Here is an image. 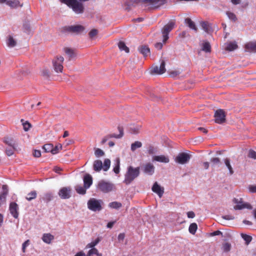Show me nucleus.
Instances as JSON below:
<instances>
[{
	"label": "nucleus",
	"mask_w": 256,
	"mask_h": 256,
	"mask_svg": "<svg viewBox=\"0 0 256 256\" xmlns=\"http://www.w3.org/2000/svg\"><path fill=\"white\" fill-rule=\"evenodd\" d=\"M139 167L134 168L132 166H130L128 168L127 172L124 176V182L126 184H130L140 174Z\"/></svg>",
	"instance_id": "nucleus-1"
},
{
	"label": "nucleus",
	"mask_w": 256,
	"mask_h": 256,
	"mask_svg": "<svg viewBox=\"0 0 256 256\" xmlns=\"http://www.w3.org/2000/svg\"><path fill=\"white\" fill-rule=\"evenodd\" d=\"M85 30L83 26L80 24L74 26H66L61 28V32L62 33H70L74 34H80Z\"/></svg>",
	"instance_id": "nucleus-2"
},
{
	"label": "nucleus",
	"mask_w": 256,
	"mask_h": 256,
	"mask_svg": "<svg viewBox=\"0 0 256 256\" xmlns=\"http://www.w3.org/2000/svg\"><path fill=\"white\" fill-rule=\"evenodd\" d=\"M97 188L102 192L108 193L115 190L116 188L112 183L101 180L98 184Z\"/></svg>",
	"instance_id": "nucleus-3"
},
{
	"label": "nucleus",
	"mask_w": 256,
	"mask_h": 256,
	"mask_svg": "<svg viewBox=\"0 0 256 256\" xmlns=\"http://www.w3.org/2000/svg\"><path fill=\"white\" fill-rule=\"evenodd\" d=\"M64 58L62 56H56L52 60V66L54 71L58 73H62L63 71V62Z\"/></svg>",
	"instance_id": "nucleus-4"
},
{
	"label": "nucleus",
	"mask_w": 256,
	"mask_h": 256,
	"mask_svg": "<svg viewBox=\"0 0 256 256\" xmlns=\"http://www.w3.org/2000/svg\"><path fill=\"white\" fill-rule=\"evenodd\" d=\"M88 208L92 211H100L102 209L101 200L94 198H91L88 202Z\"/></svg>",
	"instance_id": "nucleus-5"
},
{
	"label": "nucleus",
	"mask_w": 256,
	"mask_h": 256,
	"mask_svg": "<svg viewBox=\"0 0 256 256\" xmlns=\"http://www.w3.org/2000/svg\"><path fill=\"white\" fill-rule=\"evenodd\" d=\"M190 157V155L188 153L180 152L175 158V161L179 164H184L189 162Z\"/></svg>",
	"instance_id": "nucleus-6"
},
{
	"label": "nucleus",
	"mask_w": 256,
	"mask_h": 256,
	"mask_svg": "<svg viewBox=\"0 0 256 256\" xmlns=\"http://www.w3.org/2000/svg\"><path fill=\"white\" fill-rule=\"evenodd\" d=\"M174 22H171L165 25L162 29L163 42H166L168 38V34L172 30Z\"/></svg>",
	"instance_id": "nucleus-7"
},
{
	"label": "nucleus",
	"mask_w": 256,
	"mask_h": 256,
	"mask_svg": "<svg viewBox=\"0 0 256 256\" xmlns=\"http://www.w3.org/2000/svg\"><path fill=\"white\" fill-rule=\"evenodd\" d=\"M214 116L216 123L221 124L226 121V114L223 110L220 109L216 110Z\"/></svg>",
	"instance_id": "nucleus-8"
},
{
	"label": "nucleus",
	"mask_w": 256,
	"mask_h": 256,
	"mask_svg": "<svg viewBox=\"0 0 256 256\" xmlns=\"http://www.w3.org/2000/svg\"><path fill=\"white\" fill-rule=\"evenodd\" d=\"M234 203L236 204L234 206V208L235 210H242L244 208H246L248 209H252V206L248 203H244L242 202V198L240 199L234 198L233 200Z\"/></svg>",
	"instance_id": "nucleus-9"
},
{
	"label": "nucleus",
	"mask_w": 256,
	"mask_h": 256,
	"mask_svg": "<svg viewBox=\"0 0 256 256\" xmlns=\"http://www.w3.org/2000/svg\"><path fill=\"white\" fill-rule=\"evenodd\" d=\"M118 130L120 132V134H108L107 136H104L102 142H101V144H104L105 142H106V141L108 140V138H121L122 137V136H124V130H123V128L120 126H118Z\"/></svg>",
	"instance_id": "nucleus-10"
},
{
	"label": "nucleus",
	"mask_w": 256,
	"mask_h": 256,
	"mask_svg": "<svg viewBox=\"0 0 256 256\" xmlns=\"http://www.w3.org/2000/svg\"><path fill=\"white\" fill-rule=\"evenodd\" d=\"M71 188L70 187H63L58 192V196L62 199H68L70 197Z\"/></svg>",
	"instance_id": "nucleus-11"
},
{
	"label": "nucleus",
	"mask_w": 256,
	"mask_h": 256,
	"mask_svg": "<svg viewBox=\"0 0 256 256\" xmlns=\"http://www.w3.org/2000/svg\"><path fill=\"white\" fill-rule=\"evenodd\" d=\"M165 65L166 64L164 60H162L160 66H156L152 68V73L156 74H164L166 70Z\"/></svg>",
	"instance_id": "nucleus-12"
},
{
	"label": "nucleus",
	"mask_w": 256,
	"mask_h": 256,
	"mask_svg": "<svg viewBox=\"0 0 256 256\" xmlns=\"http://www.w3.org/2000/svg\"><path fill=\"white\" fill-rule=\"evenodd\" d=\"M9 210L11 214L15 218L18 217V206L15 202H12L10 204Z\"/></svg>",
	"instance_id": "nucleus-13"
},
{
	"label": "nucleus",
	"mask_w": 256,
	"mask_h": 256,
	"mask_svg": "<svg viewBox=\"0 0 256 256\" xmlns=\"http://www.w3.org/2000/svg\"><path fill=\"white\" fill-rule=\"evenodd\" d=\"M2 191L0 194V206L6 202V196L8 194V186L6 184L2 185Z\"/></svg>",
	"instance_id": "nucleus-14"
},
{
	"label": "nucleus",
	"mask_w": 256,
	"mask_h": 256,
	"mask_svg": "<svg viewBox=\"0 0 256 256\" xmlns=\"http://www.w3.org/2000/svg\"><path fill=\"white\" fill-rule=\"evenodd\" d=\"M164 0H142V2L154 8H158L164 3Z\"/></svg>",
	"instance_id": "nucleus-15"
},
{
	"label": "nucleus",
	"mask_w": 256,
	"mask_h": 256,
	"mask_svg": "<svg viewBox=\"0 0 256 256\" xmlns=\"http://www.w3.org/2000/svg\"><path fill=\"white\" fill-rule=\"evenodd\" d=\"M152 190L158 194L161 198L164 192V189L158 184L157 182H155L152 188Z\"/></svg>",
	"instance_id": "nucleus-16"
},
{
	"label": "nucleus",
	"mask_w": 256,
	"mask_h": 256,
	"mask_svg": "<svg viewBox=\"0 0 256 256\" xmlns=\"http://www.w3.org/2000/svg\"><path fill=\"white\" fill-rule=\"evenodd\" d=\"M144 172L148 175H152L154 172V166L150 162L146 164L144 166Z\"/></svg>",
	"instance_id": "nucleus-17"
},
{
	"label": "nucleus",
	"mask_w": 256,
	"mask_h": 256,
	"mask_svg": "<svg viewBox=\"0 0 256 256\" xmlns=\"http://www.w3.org/2000/svg\"><path fill=\"white\" fill-rule=\"evenodd\" d=\"M84 186L88 188L92 184V178L90 174H86L84 177Z\"/></svg>",
	"instance_id": "nucleus-18"
},
{
	"label": "nucleus",
	"mask_w": 256,
	"mask_h": 256,
	"mask_svg": "<svg viewBox=\"0 0 256 256\" xmlns=\"http://www.w3.org/2000/svg\"><path fill=\"white\" fill-rule=\"evenodd\" d=\"M244 48L248 52H256V42H248L245 44Z\"/></svg>",
	"instance_id": "nucleus-19"
},
{
	"label": "nucleus",
	"mask_w": 256,
	"mask_h": 256,
	"mask_svg": "<svg viewBox=\"0 0 256 256\" xmlns=\"http://www.w3.org/2000/svg\"><path fill=\"white\" fill-rule=\"evenodd\" d=\"M63 50L66 54L68 56L69 60H70L76 56V53L74 50L68 47L64 48Z\"/></svg>",
	"instance_id": "nucleus-20"
},
{
	"label": "nucleus",
	"mask_w": 256,
	"mask_h": 256,
	"mask_svg": "<svg viewBox=\"0 0 256 256\" xmlns=\"http://www.w3.org/2000/svg\"><path fill=\"white\" fill-rule=\"evenodd\" d=\"M6 4L13 8L18 6L22 7L23 6V4H21L18 0H7Z\"/></svg>",
	"instance_id": "nucleus-21"
},
{
	"label": "nucleus",
	"mask_w": 256,
	"mask_h": 256,
	"mask_svg": "<svg viewBox=\"0 0 256 256\" xmlns=\"http://www.w3.org/2000/svg\"><path fill=\"white\" fill-rule=\"evenodd\" d=\"M42 149L46 152H50L52 154H56V150H54V146L51 144H44L42 146Z\"/></svg>",
	"instance_id": "nucleus-22"
},
{
	"label": "nucleus",
	"mask_w": 256,
	"mask_h": 256,
	"mask_svg": "<svg viewBox=\"0 0 256 256\" xmlns=\"http://www.w3.org/2000/svg\"><path fill=\"white\" fill-rule=\"evenodd\" d=\"M152 160H153L164 163H168L170 161L168 158L164 155L154 156Z\"/></svg>",
	"instance_id": "nucleus-23"
},
{
	"label": "nucleus",
	"mask_w": 256,
	"mask_h": 256,
	"mask_svg": "<svg viewBox=\"0 0 256 256\" xmlns=\"http://www.w3.org/2000/svg\"><path fill=\"white\" fill-rule=\"evenodd\" d=\"M54 239V236L50 233L44 234L42 237V240L44 242L50 244L51 242Z\"/></svg>",
	"instance_id": "nucleus-24"
},
{
	"label": "nucleus",
	"mask_w": 256,
	"mask_h": 256,
	"mask_svg": "<svg viewBox=\"0 0 256 256\" xmlns=\"http://www.w3.org/2000/svg\"><path fill=\"white\" fill-rule=\"evenodd\" d=\"M184 22L190 28L194 30L195 32L198 31V28L196 26L194 22L190 18H186Z\"/></svg>",
	"instance_id": "nucleus-25"
},
{
	"label": "nucleus",
	"mask_w": 256,
	"mask_h": 256,
	"mask_svg": "<svg viewBox=\"0 0 256 256\" xmlns=\"http://www.w3.org/2000/svg\"><path fill=\"white\" fill-rule=\"evenodd\" d=\"M94 170L96 172H100L102 168V164L100 160H96L94 162L93 164Z\"/></svg>",
	"instance_id": "nucleus-26"
},
{
	"label": "nucleus",
	"mask_w": 256,
	"mask_h": 256,
	"mask_svg": "<svg viewBox=\"0 0 256 256\" xmlns=\"http://www.w3.org/2000/svg\"><path fill=\"white\" fill-rule=\"evenodd\" d=\"M138 50L144 56H146L150 52V48L146 46H140L138 48Z\"/></svg>",
	"instance_id": "nucleus-27"
},
{
	"label": "nucleus",
	"mask_w": 256,
	"mask_h": 256,
	"mask_svg": "<svg viewBox=\"0 0 256 256\" xmlns=\"http://www.w3.org/2000/svg\"><path fill=\"white\" fill-rule=\"evenodd\" d=\"M224 163L229 170L230 174V175L233 174L234 173V171L232 166L231 165L230 159L228 158H225L224 160Z\"/></svg>",
	"instance_id": "nucleus-28"
},
{
	"label": "nucleus",
	"mask_w": 256,
	"mask_h": 256,
	"mask_svg": "<svg viewBox=\"0 0 256 256\" xmlns=\"http://www.w3.org/2000/svg\"><path fill=\"white\" fill-rule=\"evenodd\" d=\"M238 46L236 42H230L228 43L225 49L228 51H232L236 50Z\"/></svg>",
	"instance_id": "nucleus-29"
},
{
	"label": "nucleus",
	"mask_w": 256,
	"mask_h": 256,
	"mask_svg": "<svg viewBox=\"0 0 256 256\" xmlns=\"http://www.w3.org/2000/svg\"><path fill=\"white\" fill-rule=\"evenodd\" d=\"M108 206L113 209L118 210L122 206V204L118 202H113L108 204Z\"/></svg>",
	"instance_id": "nucleus-30"
},
{
	"label": "nucleus",
	"mask_w": 256,
	"mask_h": 256,
	"mask_svg": "<svg viewBox=\"0 0 256 256\" xmlns=\"http://www.w3.org/2000/svg\"><path fill=\"white\" fill-rule=\"evenodd\" d=\"M4 142L8 146H15V142L11 138H9V137L4 138Z\"/></svg>",
	"instance_id": "nucleus-31"
},
{
	"label": "nucleus",
	"mask_w": 256,
	"mask_h": 256,
	"mask_svg": "<svg viewBox=\"0 0 256 256\" xmlns=\"http://www.w3.org/2000/svg\"><path fill=\"white\" fill-rule=\"evenodd\" d=\"M118 46L120 50H124L126 53L129 52H130L129 48L126 46L124 42H120L118 44Z\"/></svg>",
	"instance_id": "nucleus-32"
},
{
	"label": "nucleus",
	"mask_w": 256,
	"mask_h": 256,
	"mask_svg": "<svg viewBox=\"0 0 256 256\" xmlns=\"http://www.w3.org/2000/svg\"><path fill=\"white\" fill-rule=\"evenodd\" d=\"M120 158H116L115 160V166L113 170L116 174H118L120 172Z\"/></svg>",
	"instance_id": "nucleus-33"
},
{
	"label": "nucleus",
	"mask_w": 256,
	"mask_h": 256,
	"mask_svg": "<svg viewBox=\"0 0 256 256\" xmlns=\"http://www.w3.org/2000/svg\"><path fill=\"white\" fill-rule=\"evenodd\" d=\"M37 196L36 192L35 190L32 191L31 192H29L27 196H26V198L28 201H31L32 200L36 198Z\"/></svg>",
	"instance_id": "nucleus-34"
},
{
	"label": "nucleus",
	"mask_w": 256,
	"mask_h": 256,
	"mask_svg": "<svg viewBox=\"0 0 256 256\" xmlns=\"http://www.w3.org/2000/svg\"><path fill=\"white\" fill-rule=\"evenodd\" d=\"M86 189H88V188H86L84 186H77L76 187V192L80 194H84L86 193Z\"/></svg>",
	"instance_id": "nucleus-35"
},
{
	"label": "nucleus",
	"mask_w": 256,
	"mask_h": 256,
	"mask_svg": "<svg viewBox=\"0 0 256 256\" xmlns=\"http://www.w3.org/2000/svg\"><path fill=\"white\" fill-rule=\"evenodd\" d=\"M202 50L206 52H211V46L208 42H205L202 44Z\"/></svg>",
	"instance_id": "nucleus-36"
},
{
	"label": "nucleus",
	"mask_w": 256,
	"mask_h": 256,
	"mask_svg": "<svg viewBox=\"0 0 256 256\" xmlns=\"http://www.w3.org/2000/svg\"><path fill=\"white\" fill-rule=\"evenodd\" d=\"M197 228H198V226H197L196 224V223H192L190 224V226H189L188 230L190 234H194L196 232Z\"/></svg>",
	"instance_id": "nucleus-37"
},
{
	"label": "nucleus",
	"mask_w": 256,
	"mask_h": 256,
	"mask_svg": "<svg viewBox=\"0 0 256 256\" xmlns=\"http://www.w3.org/2000/svg\"><path fill=\"white\" fill-rule=\"evenodd\" d=\"M16 42L12 36H10L8 38L7 44L9 47H14L16 46Z\"/></svg>",
	"instance_id": "nucleus-38"
},
{
	"label": "nucleus",
	"mask_w": 256,
	"mask_h": 256,
	"mask_svg": "<svg viewBox=\"0 0 256 256\" xmlns=\"http://www.w3.org/2000/svg\"><path fill=\"white\" fill-rule=\"evenodd\" d=\"M142 144L141 142L139 141H136L131 144V150L132 152H134L136 148H140L142 147Z\"/></svg>",
	"instance_id": "nucleus-39"
},
{
	"label": "nucleus",
	"mask_w": 256,
	"mask_h": 256,
	"mask_svg": "<svg viewBox=\"0 0 256 256\" xmlns=\"http://www.w3.org/2000/svg\"><path fill=\"white\" fill-rule=\"evenodd\" d=\"M52 194L50 192H48L44 194L42 199L46 202H48L52 199Z\"/></svg>",
	"instance_id": "nucleus-40"
},
{
	"label": "nucleus",
	"mask_w": 256,
	"mask_h": 256,
	"mask_svg": "<svg viewBox=\"0 0 256 256\" xmlns=\"http://www.w3.org/2000/svg\"><path fill=\"white\" fill-rule=\"evenodd\" d=\"M110 160L108 158H106L104 160V165L102 166V169L104 171H107L110 168Z\"/></svg>",
	"instance_id": "nucleus-41"
},
{
	"label": "nucleus",
	"mask_w": 256,
	"mask_h": 256,
	"mask_svg": "<svg viewBox=\"0 0 256 256\" xmlns=\"http://www.w3.org/2000/svg\"><path fill=\"white\" fill-rule=\"evenodd\" d=\"M241 236L242 238L246 241V244L248 245L252 240V237L246 234H242Z\"/></svg>",
	"instance_id": "nucleus-42"
},
{
	"label": "nucleus",
	"mask_w": 256,
	"mask_h": 256,
	"mask_svg": "<svg viewBox=\"0 0 256 256\" xmlns=\"http://www.w3.org/2000/svg\"><path fill=\"white\" fill-rule=\"evenodd\" d=\"M10 148H6V153L8 156H12L14 154V151L16 150L15 146H10Z\"/></svg>",
	"instance_id": "nucleus-43"
},
{
	"label": "nucleus",
	"mask_w": 256,
	"mask_h": 256,
	"mask_svg": "<svg viewBox=\"0 0 256 256\" xmlns=\"http://www.w3.org/2000/svg\"><path fill=\"white\" fill-rule=\"evenodd\" d=\"M226 14L228 18L234 22H236L237 20L236 16L234 13L227 12Z\"/></svg>",
	"instance_id": "nucleus-44"
},
{
	"label": "nucleus",
	"mask_w": 256,
	"mask_h": 256,
	"mask_svg": "<svg viewBox=\"0 0 256 256\" xmlns=\"http://www.w3.org/2000/svg\"><path fill=\"white\" fill-rule=\"evenodd\" d=\"M94 154L97 158H99L104 156V152L101 149L97 148L94 151Z\"/></svg>",
	"instance_id": "nucleus-45"
},
{
	"label": "nucleus",
	"mask_w": 256,
	"mask_h": 256,
	"mask_svg": "<svg viewBox=\"0 0 256 256\" xmlns=\"http://www.w3.org/2000/svg\"><path fill=\"white\" fill-rule=\"evenodd\" d=\"M93 254H95L97 256H102V254H100L98 252V250L96 248H92L88 252V255L89 256H90Z\"/></svg>",
	"instance_id": "nucleus-46"
},
{
	"label": "nucleus",
	"mask_w": 256,
	"mask_h": 256,
	"mask_svg": "<svg viewBox=\"0 0 256 256\" xmlns=\"http://www.w3.org/2000/svg\"><path fill=\"white\" fill-rule=\"evenodd\" d=\"M100 241V240L99 238H97L96 239V240L94 241H93L92 242H91L90 243L88 244V245L86 246V247L87 248H94V247Z\"/></svg>",
	"instance_id": "nucleus-47"
},
{
	"label": "nucleus",
	"mask_w": 256,
	"mask_h": 256,
	"mask_svg": "<svg viewBox=\"0 0 256 256\" xmlns=\"http://www.w3.org/2000/svg\"><path fill=\"white\" fill-rule=\"evenodd\" d=\"M42 76L45 78H48L50 76V72L48 69H43L41 72Z\"/></svg>",
	"instance_id": "nucleus-48"
},
{
	"label": "nucleus",
	"mask_w": 256,
	"mask_h": 256,
	"mask_svg": "<svg viewBox=\"0 0 256 256\" xmlns=\"http://www.w3.org/2000/svg\"><path fill=\"white\" fill-rule=\"evenodd\" d=\"M98 32L97 30H96V29L92 30L88 34L90 38H93L94 36H96L97 35Z\"/></svg>",
	"instance_id": "nucleus-49"
},
{
	"label": "nucleus",
	"mask_w": 256,
	"mask_h": 256,
	"mask_svg": "<svg viewBox=\"0 0 256 256\" xmlns=\"http://www.w3.org/2000/svg\"><path fill=\"white\" fill-rule=\"evenodd\" d=\"M223 250L224 252H228L230 250L231 245L228 242H226L223 244Z\"/></svg>",
	"instance_id": "nucleus-50"
},
{
	"label": "nucleus",
	"mask_w": 256,
	"mask_h": 256,
	"mask_svg": "<svg viewBox=\"0 0 256 256\" xmlns=\"http://www.w3.org/2000/svg\"><path fill=\"white\" fill-rule=\"evenodd\" d=\"M248 156L254 159H256V152L252 150H250Z\"/></svg>",
	"instance_id": "nucleus-51"
},
{
	"label": "nucleus",
	"mask_w": 256,
	"mask_h": 256,
	"mask_svg": "<svg viewBox=\"0 0 256 256\" xmlns=\"http://www.w3.org/2000/svg\"><path fill=\"white\" fill-rule=\"evenodd\" d=\"M23 126H24V130L28 131L30 130V128L31 127V124L28 122H26L23 123Z\"/></svg>",
	"instance_id": "nucleus-52"
},
{
	"label": "nucleus",
	"mask_w": 256,
	"mask_h": 256,
	"mask_svg": "<svg viewBox=\"0 0 256 256\" xmlns=\"http://www.w3.org/2000/svg\"><path fill=\"white\" fill-rule=\"evenodd\" d=\"M202 28L206 32L208 30V24L206 22H203L201 23Z\"/></svg>",
	"instance_id": "nucleus-53"
},
{
	"label": "nucleus",
	"mask_w": 256,
	"mask_h": 256,
	"mask_svg": "<svg viewBox=\"0 0 256 256\" xmlns=\"http://www.w3.org/2000/svg\"><path fill=\"white\" fill-rule=\"evenodd\" d=\"M29 244L30 240H26L22 244V250L24 252H26V246H28Z\"/></svg>",
	"instance_id": "nucleus-54"
},
{
	"label": "nucleus",
	"mask_w": 256,
	"mask_h": 256,
	"mask_svg": "<svg viewBox=\"0 0 256 256\" xmlns=\"http://www.w3.org/2000/svg\"><path fill=\"white\" fill-rule=\"evenodd\" d=\"M140 128L139 127H131L130 128V130L131 132V133H132V134H137L138 132H139V130H140Z\"/></svg>",
	"instance_id": "nucleus-55"
},
{
	"label": "nucleus",
	"mask_w": 256,
	"mask_h": 256,
	"mask_svg": "<svg viewBox=\"0 0 256 256\" xmlns=\"http://www.w3.org/2000/svg\"><path fill=\"white\" fill-rule=\"evenodd\" d=\"M33 156L36 158H40L41 156V152L40 150H35L33 152Z\"/></svg>",
	"instance_id": "nucleus-56"
},
{
	"label": "nucleus",
	"mask_w": 256,
	"mask_h": 256,
	"mask_svg": "<svg viewBox=\"0 0 256 256\" xmlns=\"http://www.w3.org/2000/svg\"><path fill=\"white\" fill-rule=\"evenodd\" d=\"M210 162L214 164H218L220 162V159L218 158H214L210 159Z\"/></svg>",
	"instance_id": "nucleus-57"
},
{
	"label": "nucleus",
	"mask_w": 256,
	"mask_h": 256,
	"mask_svg": "<svg viewBox=\"0 0 256 256\" xmlns=\"http://www.w3.org/2000/svg\"><path fill=\"white\" fill-rule=\"evenodd\" d=\"M248 190L251 192H256V186H248Z\"/></svg>",
	"instance_id": "nucleus-58"
},
{
	"label": "nucleus",
	"mask_w": 256,
	"mask_h": 256,
	"mask_svg": "<svg viewBox=\"0 0 256 256\" xmlns=\"http://www.w3.org/2000/svg\"><path fill=\"white\" fill-rule=\"evenodd\" d=\"M222 218L226 220H232L234 219V216L231 215H226L222 216Z\"/></svg>",
	"instance_id": "nucleus-59"
},
{
	"label": "nucleus",
	"mask_w": 256,
	"mask_h": 256,
	"mask_svg": "<svg viewBox=\"0 0 256 256\" xmlns=\"http://www.w3.org/2000/svg\"><path fill=\"white\" fill-rule=\"evenodd\" d=\"M163 44L162 42H157L154 44V47L158 50L162 48Z\"/></svg>",
	"instance_id": "nucleus-60"
},
{
	"label": "nucleus",
	"mask_w": 256,
	"mask_h": 256,
	"mask_svg": "<svg viewBox=\"0 0 256 256\" xmlns=\"http://www.w3.org/2000/svg\"><path fill=\"white\" fill-rule=\"evenodd\" d=\"M187 216L188 218H194L195 216L194 212L190 211L187 213Z\"/></svg>",
	"instance_id": "nucleus-61"
},
{
	"label": "nucleus",
	"mask_w": 256,
	"mask_h": 256,
	"mask_svg": "<svg viewBox=\"0 0 256 256\" xmlns=\"http://www.w3.org/2000/svg\"><path fill=\"white\" fill-rule=\"evenodd\" d=\"M124 236H125V235L124 233H120L118 236V240H124Z\"/></svg>",
	"instance_id": "nucleus-62"
},
{
	"label": "nucleus",
	"mask_w": 256,
	"mask_h": 256,
	"mask_svg": "<svg viewBox=\"0 0 256 256\" xmlns=\"http://www.w3.org/2000/svg\"><path fill=\"white\" fill-rule=\"evenodd\" d=\"M148 153L150 154H154V149L153 147L149 148L148 150Z\"/></svg>",
	"instance_id": "nucleus-63"
},
{
	"label": "nucleus",
	"mask_w": 256,
	"mask_h": 256,
	"mask_svg": "<svg viewBox=\"0 0 256 256\" xmlns=\"http://www.w3.org/2000/svg\"><path fill=\"white\" fill-rule=\"evenodd\" d=\"M74 256H86L85 254L81 251L78 252Z\"/></svg>",
	"instance_id": "nucleus-64"
}]
</instances>
